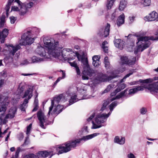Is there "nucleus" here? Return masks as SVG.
Wrapping results in <instances>:
<instances>
[{
	"label": "nucleus",
	"mask_w": 158,
	"mask_h": 158,
	"mask_svg": "<svg viewBox=\"0 0 158 158\" xmlns=\"http://www.w3.org/2000/svg\"><path fill=\"white\" fill-rule=\"evenodd\" d=\"M43 42L46 49L40 46L38 47L36 50V52L40 56L49 59L50 55H51L62 61L67 60L69 61L75 59V56L74 55L72 57H68L70 52H72V49H64L61 51L62 48L58 47V42H56L53 39L45 37L43 39Z\"/></svg>",
	"instance_id": "f257e3e1"
},
{
	"label": "nucleus",
	"mask_w": 158,
	"mask_h": 158,
	"mask_svg": "<svg viewBox=\"0 0 158 158\" xmlns=\"http://www.w3.org/2000/svg\"><path fill=\"white\" fill-rule=\"evenodd\" d=\"M139 81L143 84L140 86H136L135 88L129 89V94H134L139 91L143 90V88L148 89L152 94H155L158 91V76L154 77L153 79H140Z\"/></svg>",
	"instance_id": "f03ea898"
},
{
	"label": "nucleus",
	"mask_w": 158,
	"mask_h": 158,
	"mask_svg": "<svg viewBox=\"0 0 158 158\" xmlns=\"http://www.w3.org/2000/svg\"><path fill=\"white\" fill-rule=\"evenodd\" d=\"M100 134L99 133H95L93 134L84 136L82 138L76 139L74 140L69 142L66 143L65 146H60L58 148L60 149L58 151L60 154L67 152L71 150V148H74L76 147L77 144L80 143L81 141H85L95 137Z\"/></svg>",
	"instance_id": "7ed1b4c3"
},
{
	"label": "nucleus",
	"mask_w": 158,
	"mask_h": 158,
	"mask_svg": "<svg viewBox=\"0 0 158 158\" xmlns=\"http://www.w3.org/2000/svg\"><path fill=\"white\" fill-rule=\"evenodd\" d=\"M39 32L40 30L35 27L32 28L31 30L27 31V32L24 33L21 36V40L19 44L23 46L31 44L34 40V38H31V34L34 33L37 34Z\"/></svg>",
	"instance_id": "20e7f679"
},
{
	"label": "nucleus",
	"mask_w": 158,
	"mask_h": 158,
	"mask_svg": "<svg viewBox=\"0 0 158 158\" xmlns=\"http://www.w3.org/2000/svg\"><path fill=\"white\" fill-rule=\"evenodd\" d=\"M77 89L79 94L77 95L73 94L69 101V105H71L80 100L87 99L90 98V96H87L86 95H85L86 89L85 87L81 86V87H77Z\"/></svg>",
	"instance_id": "39448f33"
},
{
	"label": "nucleus",
	"mask_w": 158,
	"mask_h": 158,
	"mask_svg": "<svg viewBox=\"0 0 158 158\" xmlns=\"http://www.w3.org/2000/svg\"><path fill=\"white\" fill-rule=\"evenodd\" d=\"M81 62L84 66L82 79L83 80H88L89 78V77H90L93 76L94 74L95 73V71L90 68L87 58H84Z\"/></svg>",
	"instance_id": "423d86ee"
},
{
	"label": "nucleus",
	"mask_w": 158,
	"mask_h": 158,
	"mask_svg": "<svg viewBox=\"0 0 158 158\" xmlns=\"http://www.w3.org/2000/svg\"><path fill=\"white\" fill-rule=\"evenodd\" d=\"M37 117L38 120H39L40 126L43 129H45L44 126L45 125H47L51 124V122L48 121L44 114L41 110L39 111L37 113Z\"/></svg>",
	"instance_id": "0eeeda50"
},
{
	"label": "nucleus",
	"mask_w": 158,
	"mask_h": 158,
	"mask_svg": "<svg viewBox=\"0 0 158 158\" xmlns=\"http://www.w3.org/2000/svg\"><path fill=\"white\" fill-rule=\"evenodd\" d=\"M111 112H109L108 114L104 113H98L95 118V121L96 123L98 125L106 122L107 118L111 114Z\"/></svg>",
	"instance_id": "6e6552de"
},
{
	"label": "nucleus",
	"mask_w": 158,
	"mask_h": 158,
	"mask_svg": "<svg viewBox=\"0 0 158 158\" xmlns=\"http://www.w3.org/2000/svg\"><path fill=\"white\" fill-rule=\"evenodd\" d=\"M110 25L107 23L104 29L103 27L99 28L97 32V35L100 37H102L104 35V37H106L109 35Z\"/></svg>",
	"instance_id": "1a4fd4ad"
},
{
	"label": "nucleus",
	"mask_w": 158,
	"mask_h": 158,
	"mask_svg": "<svg viewBox=\"0 0 158 158\" xmlns=\"http://www.w3.org/2000/svg\"><path fill=\"white\" fill-rule=\"evenodd\" d=\"M64 98V96L63 94H60L53 98V100H51V105L49 107V110L48 114V116L50 115L51 112L52 111V110L55 102H56V104H58L61 99L63 100Z\"/></svg>",
	"instance_id": "9d476101"
},
{
	"label": "nucleus",
	"mask_w": 158,
	"mask_h": 158,
	"mask_svg": "<svg viewBox=\"0 0 158 158\" xmlns=\"http://www.w3.org/2000/svg\"><path fill=\"white\" fill-rule=\"evenodd\" d=\"M118 76V75L116 74L108 76L106 74L100 73L98 75L97 78L99 81L104 82L110 81Z\"/></svg>",
	"instance_id": "9b49d317"
},
{
	"label": "nucleus",
	"mask_w": 158,
	"mask_h": 158,
	"mask_svg": "<svg viewBox=\"0 0 158 158\" xmlns=\"http://www.w3.org/2000/svg\"><path fill=\"white\" fill-rule=\"evenodd\" d=\"M17 111V109L15 107H12L10 109L9 113L6 114L3 120V123H6L7 121L6 119H12L15 116Z\"/></svg>",
	"instance_id": "f8f14e48"
},
{
	"label": "nucleus",
	"mask_w": 158,
	"mask_h": 158,
	"mask_svg": "<svg viewBox=\"0 0 158 158\" xmlns=\"http://www.w3.org/2000/svg\"><path fill=\"white\" fill-rule=\"evenodd\" d=\"M150 37L147 36H141L138 38V42H137V44L141 41L144 42V43H142V46L144 49L147 48H148L150 44L148 43V41L150 39Z\"/></svg>",
	"instance_id": "ddd939ff"
},
{
	"label": "nucleus",
	"mask_w": 158,
	"mask_h": 158,
	"mask_svg": "<svg viewBox=\"0 0 158 158\" xmlns=\"http://www.w3.org/2000/svg\"><path fill=\"white\" fill-rule=\"evenodd\" d=\"M133 60H129L126 56H122L121 57V62L123 64H127L129 65H133L135 64L136 60V57H133Z\"/></svg>",
	"instance_id": "4468645a"
},
{
	"label": "nucleus",
	"mask_w": 158,
	"mask_h": 158,
	"mask_svg": "<svg viewBox=\"0 0 158 158\" xmlns=\"http://www.w3.org/2000/svg\"><path fill=\"white\" fill-rule=\"evenodd\" d=\"M145 20L148 21H152L156 20H158V14L155 11H153L148 16L145 17Z\"/></svg>",
	"instance_id": "2eb2a0df"
},
{
	"label": "nucleus",
	"mask_w": 158,
	"mask_h": 158,
	"mask_svg": "<svg viewBox=\"0 0 158 158\" xmlns=\"http://www.w3.org/2000/svg\"><path fill=\"white\" fill-rule=\"evenodd\" d=\"M6 46L9 48V53L10 55L13 56L15 53L21 48L19 45H17L16 46H14L12 44H6Z\"/></svg>",
	"instance_id": "dca6fc26"
},
{
	"label": "nucleus",
	"mask_w": 158,
	"mask_h": 158,
	"mask_svg": "<svg viewBox=\"0 0 158 158\" xmlns=\"http://www.w3.org/2000/svg\"><path fill=\"white\" fill-rule=\"evenodd\" d=\"M33 89L32 87H30L28 88L24 92V95L22 96V98H26L25 99H26L28 100L31 98L33 96Z\"/></svg>",
	"instance_id": "f3484780"
},
{
	"label": "nucleus",
	"mask_w": 158,
	"mask_h": 158,
	"mask_svg": "<svg viewBox=\"0 0 158 158\" xmlns=\"http://www.w3.org/2000/svg\"><path fill=\"white\" fill-rule=\"evenodd\" d=\"M114 43L116 47L120 49H122L125 45V42L120 39H115L114 40Z\"/></svg>",
	"instance_id": "a211bd4d"
},
{
	"label": "nucleus",
	"mask_w": 158,
	"mask_h": 158,
	"mask_svg": "<svg viewBox=\"0 0 158 158\" xmlns=\"http://www.w3.org/2000/svg\"><path fill=\"white\" fill-rule=\"evenodd\" d=\"M64 109L63 106L58 105L53 111L52 113H50V114H51L52 115L54 114L56 116L61 112Z\"/></svg>",
	"instance_id": "6ab92c4d"
},
{
	"label": "nucleus",
	"mask_w": 158,
	"mask_h": 158,
	"mask_svg": "<svg viewBox=\"0 0 158 158\" xmlns=\"http://www.w3.org/2000/svg\"><path fill=\"white\" fill-rule=\"evenodd\" d=\"M8 34V29L5 28L2 32H0V42L2 43L4 42L5 38L7 37Z\"/></svg>",
	"instance_id": "aec40b11"
},
{
	"label": "nucleus",
	"mask_w": 158,
	"mask_h": 158,
	"mask_svg": "<svg viewBox=\"0 0 158 158\" xmlns=\"http://www.w3.org/2000/svg\"><path fill=\"white\" fill-rule=\"evenodd\" d=\"M124 15L123 14L120 15L117 21V24L118 27L123 24L124 22Z\"/></svg>",
	"instance_id": "412c9836"
},
{
	"label": "nucleus",
	"mask_w": 158,
	"mask_h": 158,
	"mask_svg": "<svg viewBox=\"0 0 158 158\" xmlns=\"http://www.w3.org/2000/svg\"><path fill=\"white\" fill-rule=\"evenodd\" d=\"M50 154V152L47 151H41L38 152L37 156L40 157H46L48 156Z\"/></svg>",
	"instance_id": "4be33fe9"
},
{
	"label": "nucleus",
	"mask_w": 158,
	"mask_h": 158,
	"mask_svg": "<svg viewBox=\"0 0 158 158\" xmlns=\"http://www.w3.org/2000/svg\"><path fill=\"white\" fill-rule=\"evenodd\" d=\"M114 142L120 144H123L125 142V139L124 137H122L120 139L118 136L115 137L114 140Z\"/></svg>",
	"instance_id": "5701e85b"
},
{
	"label": "nucleus",
	"mask_w": 158,
	"mask_h": 158,
	"mask_svg": "<svg viewBox=\"0 0 158 158\" xmlns=\"http://www.w3.org/2000/svg\"><path fill=\"white\" fill-rule=\"evenodd\" d=\"M127 4L126 0H121L120 2L119 9L120 10H123L126 7Z\"/></svg>",
	"instance_id": "b1692460"
},
{
	"label": "nucleus",
	"mask_w": 158,
	"mask_h": 158,
	"mask_svg": "<svg viewBox=\"0 0 158 158\" xmlns=\"http://www.w3.org/2000/svg\"><path fill=\"white\" fill-rule=\"evenodd\" d=\"M14 0H8V2L5 7L6 10V14L7 16L8 15V12L9 11V10L10 8V6L11 4V3L13 2Z\"/></svg>",
	"instance_id": "393cba45"
},
{
	"label": "nucleus",
	"mask_w": 158,
	"mask_h": 158,
	"mask_svg": "<svg viewBox=\"0 0 158 158\" xmlns=\"http://www.w3.org/2000/svg\"><path fill=\"white\" fill-rule=\"evenodd\" d=\"M44 60L43 58L37 57L34 56L31 58V63H37L39 62L43 61Z\"/></svg>",
	"instance_id": "a878e982"
},
{
	"label": "nucleus",
	"mask_w": 158,
	"mask_h": 158,
	"mask_svg": "<svg viewBox=\"0 0 158 158\" xmlns=\"http://www.w3.org/2000/svg\"><path fill=\"white\" fill-rule=\"evenodd\" d=\"M28 102V101H27V100L24 99L23 103L20 106L19 108L21 111H25V106L27 104Z\"/></svg>",
	"instance_id": "bb28decb"
},
{
	"label": "nucleus",
	"mask_w": 158,
	"mask_h": 158,
	"mask_svg": "<svg viewBox=\"0 0 158 158\" xmlns=\"http://www.w3.org/2000/svg\"><path fill=\"white\" fill-rule=\"evenodd\" d=\"M114 85L113 84L108 85L106 88L103 91L102 94H103L109 92L114 87Z\"/></svg>",
	"instance_id": "cd10ccee"
},
{
	"label": "nucleus",
	"mask_w": 158,
	"mask_h": 158,
	"mask_svg": "<svg viewBox=\"0 0 158 158\" xmlns=\"http://www.w3.org/2000/svg\"><path fill=\"white\" fill-rule=\"evenodd\" d=\"M27 7L24 6H21V10L19 12V14L21 15H25L27 12Z\"/></svg>",
	"instance_id": "c85d7f7f"
},
{
	"label": "nucleus",
	"mask_w": 158,
	"mask_h": 158,
	"mask_svg": "<svg viewBox=\"0 0 158 158\" xmlns=\"http://www.w3.org/2000/svg\"><path fill=\"white\" fill-rule=\"evenodd\" d=\"M134 72V70H130L129 72V73L127 74H126L123 79L120 80V81L118 82V83H122L124 82V80H125L127 77H129Z\"/></svg>",
	"instance_id": "c756f323"
},
{
	"label": "nucleus",
	"mask_w": 158,
	"mask_h": 158,
	"mask_svg": "<svg viewBox=\"0 0 158 158\" xmlns=\"http://www.w3.org/2000/svg\"><path fill=\"white\" fill-rule=\"evenodd\" d=\"M115 0H107L106 6L107 9H110L113 6L114 2Z\"/></svg>",
	"instance_id": "7c9ffc66"
},
{
	"label": "nucleus",
	"mask_w": 158,
	"mask_h": 158,
	"mask_svg": "<svg viewBox=\"0 0 158 158\" xmlns=\"http://www.w3.org/2000/svg\"><path fill=\"white\" fill-rule=\"evenodd\" d=\"M118 102L117 101H114L112 102L109 106L110 113H111L112 111L113 110L114 108L117 106L118 104Z\"/></svg>",
	"instance_id": "2f4dec72"
},
{
	"label": "nucleus",
	"mask_w": 158,
	"mask_h": 158,
	"mask_svg": "<svg viewBox=\"0 0 158 158\" xmlns=\"http://www.w3.org/2000/svg\"><path fill=\"white\" fill-rule=\"evenodd\" d=\"M25 150L22 148V147H18L17 148L16 151L15 153V156L16 158H18L19 154L20 152L24 151Z\"/></svg>",
	"instance_id": "473e14b6"
},
{
	"label": "nucleus",
	"mask_w": 158,
	"mask_h": 158,
	"mask_svg": "<svg viewBox=\"0 0 158 158\" xmlns=\"http://www.w3.org/2000/svg\"><path fill=\"white\" fill-rule=\"evenodd\" d=\"M117 85L118 86V87L117 89H118V90L119 91V92L124 89L126 86V85L124 83H118Z\"/></svg>",
	"instance_id": "72a5a7b5"
},
{
	"label": "nucleus",
	"mask_w": 158,
	"mask_h": 158,
	"mask_svg": "<svg viewBox=\"0 0 158 158\" xmlns=\"http://www.w3.org/2000/svg\"><path fill=\"white\" fill-rule=\"evenodd\" d=\"M142 3L144 6H148L150 5L151 3V0H142Z\"/></svg>",
	"instance_id": "f704fd0d"
},
{
	"label": "nucleus",
	"mask_w": 158,
	"mask_h": 158,
	"mask_svg": "<svg viewBox=\"0 0 158 158\" xmlns=\"http://www.w3.org/2000/svg\"><path fill=\"white\" fill-rule=\"evenodd\" d=\"M92 123L93 124V126L91 127V128L93 129H97V128H98L101 127L102 126H104V125H96V124H95L94 123V122L93 121H92Z\"/></svg>",
	"instance_id": "c9c22d12"
},
{
	"label": "nucleus",
	"mask_w": 158,
	"mask_h": 158,
	"mask_svg": "<svg viewBox=\"0 0 158 158\" xmlns=\"http://www.w3.org/2000/svg\"><path fill=\"white\" fill-rule=\"evenodd\" d=\"M60 72H62V76L61 77H59L57 79L56 81H58V82L61 79L64 78L65 77V73L64 71L60 70Z\"/></svg>",
	"instance_id": "e433bc0d"
},
{
	"label": "nucleus",
	"mask_w": 158,
	"mask_h": 158,
	"mask_svg": "<svg viewBox=\"0 0 158 158\" xmlns=\"http://www.w3.org/2000/svg\"><path fill=\"white\" fill-rule=\"evenodd\" d=\"M26 158H37L38 157L37 154L35 155L33 154H30L25 156Z\"/></svg>",
	"instance_id": "4c0bfd02"
},
{
	"label": "nucleus",
	"mask_w": 158,
	"mask_h": 158,
	"mask_svg": "<svg viewBox=\"0 0 158 158\" xmlns=\"http://www.w3.org/2000/svg\"><path fill=\"white\" fill-rule=\"evenodd\" d=\"M79 61H81L84 59L85 58V56L83 55H81L79 53L76 55Z\"/></svg>",
	"instance_id": "58836bf2"
},
{
	"label": "nucleus",
	"mask_w": 158,
	"mask_h": 158,
	"mask_svg": "<svg viewBox=\"0 0 158 158\" xmlns=\"http://www.w3.org/2000/svg\"><path fill=\"white\" fill-rule=\"evenodd\" d=\"M140 113L141 114H145L147 111V109L145 107H142L140 109Z\"/></svg>",
	"instance_id": "ea45409f"
},
{
	"label": "nucleus",
	"mask_w": 158,
	"mask_h": 158,
	"mask_svg": "<svg viewBox=\"0 0 158 158\" xmlns=\"http://www.w3.org/2000/svg\"><path fill=\"white\" fill-rule=\"evenodd\" d=\"M127 89H126L120 92L119 94L122 97L124 96H126L127 94Z\"/></svg>",
	"instance_id": "a19ab883"
},
{
	"label": "nucleus",
	"mask_w": 158,
	"mask_h": 158,
	"mask_svg": "<svg viewBox=\"0 0 158 158\" xmlns=\"http://www.w3.org/2000/svg\"><path fill=\"white\" fill-rule=\"evenodd\" d=\"M68 62L71 66L74 67L75 68H76L78 66L77 62L75 61H74L73 62H70L68 61Z\"/></svg>",
	"instance_id": "79ce46f5"
},
{
	"label": "nucleus",
	"mask_w": 158,
	"mask_h": 158,
	"mask_svg": "<svg viewBox=\"0 0 158 158\" xmlns=\"http://www.w3.org/2000/svg\"><path fill=\"white\" fill-rule=\"evenodd\" d=\"M136 49L137 50V51L139 52H142L144 50V48H143L142 45L140 44L138 45Z\"/></svg>",
	"instance_id": "37998d69"
},
{
	"label": "nucleus",
	"mask_w": 158,
	"mask_h": 158,
	"mask_svg": "<svg viewBox=\"0 0 158 158\" xmlns=\"http://www.w3.org/2000/svg\"><path fill=\"white\" fill-rule=\"evenodd\" d=\"M32 127V124H30L27 127V130L26 132V134L27 135L29 134L30 133V131Z\"/></svg>",
	"instance_id": "c03bdc74"
},
{
	"label": "nucleus",
	"mask_w": 158,
	"mask_h": 158,
	"mask_svg": "<svg viewBox=\"0 0 158 158\" xmlns=\"http://www.w3.org/2000/svg\"><path fill=\"white\" fill-rule=\"evenodd\" d=\"M10 22L12 24H14L16 20V18L14 16H11L10 18Z\"/></svg>",
	"instance_id": "a18cd8bd"
},
{
	"label": "nucleus",
	"mask_w": 158,
	"mask_h": 158,
	"mask_svg": "<svg viewBox=\"0 0 158 158\" xmlns=\"http://www.w3.org/2000/svg\"><path fill=\"white\" fill-rule=\"evenodd\" d=\"M157 36H151L150 37V39L152 40H158V32L156 34Z\"/></svg>",
	"instance_id": "49530a36"
},
{
	"label": "nucleus",
	"mask_w": 158,
	"mask_h": 158,
	"mask_svg": "<svg viewBox=\"0 0 158 158\" xmlns=\"http://www.w3.org/2000/svg\"><path fill=\"white\" fill-rule=\"evenodd\" d=\"M93 64L95 67H98L100 64L99 60L95 61H93Z\"/></svg>",
	"instance_id": "de8ad7c7"
},
{
	"label": "nucleus",
	"mask_w": 158,
	"mask_h": 158,
	"mask_svg": "<svg viewBox=\"0 0 158 158\" xmlns=\"http://www.w3.org/2000/svg\"><path fill=\"white\" fill-rule=\"evenodd\" d=\"M100 57L98 56H94L92 58L93 61L99 60Z\"/></svg>",
	"instance_id": "09e8293b"
},
{
	"label": "nucleus",
	"mask_w": 158,
	"mask_h": 158,
	"mask_svg": "<svg viewBox=\"0 0 158 158\" xmlns=\"http://www.w3.org/2000/svg\"><path fill=\"white\" fill-rule=\"evenodd\" d=\"M28 139V137H26L24 141V142L23 144L21 146V147H23L24 146H25L26 145H27L29 143V141H27V140Z\"/></svg>",
	"instance_id": "8fccbe9b"
},
{
	"label": "nucleus",
	"mask_w": 158,
	"mask_h": 158,
	"mask_svg": "<svg viewBox=\"0 0 158 158\" xmlns=\"http://www.w3.org/2000/svg\"><path fill=\"white\" fill-rule=\"evenodd\" d=\"M31 63V62H29L26 59L24 60L21 63L22 65H27L29 63Z\"/></svg>",
	"instance_id": "3c124183"
},
{
	"label": "nucleus",
	"mask_w": 158,
	"mask_h": 158,
	"mask_svg": "<svg viewBox=\"0 0 158 158\" xmlns=\"http://www.w3.org/2000/svg\"><path fill=\"white\" fill-rule=\"evenodd\" d=\"M118 92H119V91L118 90V89H116L114 91L111 93L110 95L111 96H114Z\"/></svg>",
	"instance_id": "603ef678"
},
{
	"label": "nucleus",
	"mask_w": 158,
	"mask_h": 158,
	"mask_svg": "<svg viewBox=\"0 0 158 158\" xmlns=\"http://www.w3.org/2000/svg\"><path fill=\"white\" fill-rule=\"evenodd\" d=\"M95 114L94 113L92 115H91L87 119V121L88 122L90 121L95 116Z\"/></svg>",
	"instance_id": "864d4df0"
},
{
	"label": "nucleus",
	"mask_w": 158,
	"mask_h": 158,
	"mask_svg": "<svg viewBox=\"0 0 158 158\" xmlns=\"http://www.w3.org/2000/svg\"><path fill=\"white\" fill-rule=\"evenodd\" d=\"M19 10V9L18 7L16 6H13L12 7L11 10L14 11H18Z\"/></svg>",
	"instance_id": "5fc2aeb1"
},
{
	"label": "nucleus",
	"mask_w": 158,
	"mask_h": 158,
	"mask_svg": "<svg viewBox=\"0 0 158 158\" xmlns=\"http://www.w3.org/2000/svg\"><path fill=\"white\" fill-rule=\"evenodd\" d=\"M105 64V66L106 69L109 68L110 67V63L109 61L105 62H104Z\"/></svg>",
	"instance_id": "6e6d98bb"
},
{
	"label": "nucleus",
	"mask_w": 158,
	"mask_h": 158,
	"mask_svg": "<svg viewBox=\"0 0 158 158\" xmlns=\"http://www.w3.org/2000/svg\"><path fill=\"white\" fill-rule=\"evenodd\" d=\"M6 18V17L4 14L3 13L1 17L0 18V21H5V19Z\"/></svg>",
	"instance_id": "4d7b16f0"
},
{
	"label": "nucleus",
	"mask_w": 158,
	"mask_h": 158,
	"mask_svg": "<svg viewBox=\"0 0 158 158\" xmlns=\"http://www.w3.org/2000/svg\"><path fill=\"white\" fill-rule=\"evenodd\" d=\"M109 104V102L107 101H104V102L102 104V106L103 107L106 108L107 105Z\"/></svg>",
	"instance_id": "13d9d810"
},
{
	"label": "nucleus",
	"mask_w": 158,
	"mask_h": 158,
	"mask_svg": "<svg viewBox=\"0 0 158 158\" xmlns=\"http://www.w3.org/2000/svg\"><path fill=\"white\" fill-rule=\"evenodd\" d=\"M122 97L120 96L119 94L117 95L115 98H113L111 99L112 101L115 100V99H119L121 98Z\"/></svg>",
	"instance_id": "bf43d9fd"
},
{
	"label": "nucleus",
	"mask_w": 158,
	"mask_h": 158,
	"mask_svg": "<svg viewBox=\"0 0 158 158\" xmlns=\"http://www.w3.org/2000/svg\"><path fill=\"white\" fill-rule=\"evenodd\" d=\"M128 158H135L134 155L132 153H130L127 155Z\"/></svg>",
	"instance_id": "052dcab7"
},
{
	"label": "nucleus",
	"mask_w": 158,
	"mask_h": 158,
	"mask_svg": "<svg viewBox=\"0 0 158 158\" xmlns=\"http://www.w3.org/2000/svg\"><path fill=\"white\" fill-rule=\"evenodd\" d=\"M75 68L76 71L77 75H79L80 74L81 72L80 69L78 66L76 67Z\"/></svg>",
	"instance_id": "680f3d73"
},
{
	"label": "nucleus",
	"mask_w": 158,
	"mask_h": 158,
	"mask_svg": "<svg viewBox=\"0 0 158 158\" xmlns=\"http://www.w3.org/2000/svg\"><path fill=\"white\" fill-rule=\"evenodd\" d=\"M102 48L105 53H108V48L107 46H105L102 47Z\"/></svg>",
	"instance_id": "e2e57ef3"
},
{
	"label": "nucleus",
	"mask_w": 158,
	"mask_h": 158,
	"mask_svg": "<svg viewBox=\"0 0 158 158\" xmlns=\"http://www.w3.org/2000/svg\"><path fill=\"white\" fill-rule=\"evenodd\" d=\"M34 105L38 106V98H35L34 102Z\"/></svg>",
	"instance_id": "0e129e2a"
},
{
	"label": "nucleus",
	"mask_w": 158,
	"mask_h": 158,
	"mask_svg": "<svg viewBox=\"0 0 158 158\" xmlns=\"http://www.w3.org/2000/svg\"><path fill=\"white\" fill-rule=\"evenodd\" d=\"M38 106L35 105V106L32 110V112L36 111L38 109Z\"/></svg>",
	"instance_id": "69168bd1"
},
{
	"label": "nucleus",
	"mask_w": 158,
	"mask_h": 158,
	"mask_svg": "<svg viewBox=\"0 0 158 158\" xmlns=\"http://www.w3.org/2000/svg\"><path fill=\"white\" fill-rule=\"evenodd\" d=\"M138 82V81H134L131 82L130 83H129V84L131 85H134L136 84Z\"/></svg>",
	"instance_id": "338daca9"
},
{
	"label": "nucleus",
	"mask_w": 158,
	"mask_h": 158,
	"mask_svg": "<svg viewBox=\"0 0 158 158\" xmlns=\"http://www.w3.org/2000/svg\"><path fill=\"white\" fill-rule=\"evenodd\" d=\"M5 22V21H0V27H2L4 25V23Z\"/></svg>",
	"instance_id": "774afa93"
}]
</instances>
